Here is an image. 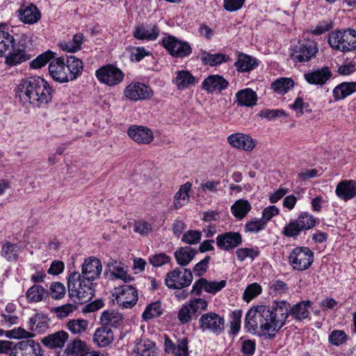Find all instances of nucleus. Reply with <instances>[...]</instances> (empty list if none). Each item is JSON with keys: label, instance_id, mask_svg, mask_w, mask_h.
<instances>
[{"label": "nucleus", "instance_id": "f257e3e1", "mask_svg": "<svg viewBox=\"0 0 356 356\" xmlns=\"http://www.w3.org/2000/svg\"><path fill=\"white\" fill-rule=\"evenodd\" d=\"M289 303L275 300L270 305H258L250 309L245 316V325L249 330L259 328L261 334L271 339L285 325L289 317Z\"/></svg>", "mask_w": 356, "mask_h": 356}, {"label": "nucleus", "instance_id": "f03ea898", "mask_svg": "<svg viewBox=\"0 0 356 356\" xmlns=\"http://www.w3.org/2000/svg\"><path fill=\"white\" fill-rule=\"evenodd\" d=\"M17 92L21 100L41 107L51 101L52 95L48 83L39 76L23 79L18 85Z\"/></svg>", "mask_w": 356, "mask_h": 356}, {"label": "nucleus", "instance_id": "7ed1b4c3", "mask_svg": "<svg viewBox=\"0 0 356 356\" xmlns=\"http://www.w3.org/2000/svg\"><path fill=\"white\" fill-rule=\"evenodd\" d=\"M83 70L82 60L74 56H60L51 60L49 65L51 76L60 83L77 79L81 74Z\"/></svg>", "mask_w": 356, "mask_h": 356}, {"label": "nucleus", "instance_id": "20e7f679", "mask_svg": "<svg viewBox=\"0 0 356 356\" xmlns=\"http://www.w3.org/2000/svg\"><path fill=\"white\" fill-rule=\"evenodd\" d=\"M93 283L81 277L78 272H72L67 278L70 297L76 302L83 304L94 296Z\"/></svg>", "mask_w": 356, "mask_h": 356}, {"label": "nucleus", "instance_id": "39448f33", "mask_svg": "<svg viewBox=\"0 0 356 356\" xmlns=\"http://www.w3.org/2000/svg\"><path fill=\"white\" fill-rule=\"evenodd\" d=\"M328 42L336 50L342 52L353 51L356 49V31L346 29L333 31L329 35Z\"/></svg>", "mask_w": 356, "mask_h": 356}, {"label": "nucleus", "instance_id": "423d86ee", "mask_svg": "<svg viewBox=\"0 0 356 356\" xmlns=\"http://www.w3.org/2000/svg\"><path fill=\"white\" fill-rule=\"evenodd\" d=\"M314 261V253L307 247H296L289 256V264L294 270L302 271L308 269Z\"/></svg>", "mask_w": 356, "mask_h": 356}, {"label": "nucleus", "instance_id": "0eeeda50", "mask_svg": "<svg viewBox=\"0 0 356 356\" xmlns=\"http://www.w3.org/2000/svg\"><path fill=\"white\" fill-rule=\"evenodd\" d=\"M193 281V273L188 268H175L167 273L165 283L169 289H181L189 286Z\"/></svg>", "mask_w": 356, "mask_h": 356}, {"label": "nucleus", "instance_id": "6e6552de", "mask_svg": "<svg viewBox=\"0 0 356 356\" xmlns=\"http://www.w3.org/2000/svg\"><path fill=\"white\" fill-rule=\"evenodd\" d=\"M113 296L116 303L122 308H131L138 301V291L131 285L124 284L114 289Z\"/></svg>", "mask_w": 356, "mask_h": 356}, {"label": "nucleus", "instance_id": "1a4fd4ad", "mask_svg": "<svg viewBox=\"0 0 356 356\" xmlns=\"http://www.w3.org/2000/svg\"><path fill=\"white\" fill-rule=\"evenodd\" d=\"M318 51L317 44L313 40L299 42L293 49L291 54L295 62L305 63L310 60Z\"/></svg>", "mask_w": 356, "mask_h": 356}, {"label": "nucleus", "instance_id": "9d476101", "mask_svg": "<svg viewBox=\"0 0 356 356\" xmlns=\"http://www.w3.org/2000/svg\"><path fill=\"white\" fill-rule=\"evenodd\" d=\"M123 95L127 99L136 102L151 98L153 91L145 83L133 81L125 88Z\"/></svg>", "mask_w": 356, "mask_h": 356}, {"label": "nucleus", "instance_id": "9b49d317", "mask_svg": "<svg viewBox=\"0 0 356 356\" xmlns=\"http://www.w3.org/2000/svg\"><path fill=\"white\" fill-rule=\"evenodd\" d=\"M96 76L100 82L113 86L122 82L124 75L119 68L108 65L97 70Z\"/></svg>", "mask_w": 356, "mask_h": 356}, {"label": "nucleus", "instance_id": "f8f14e48", "mask_svg": "<svg viewBox=\"0 0 356 356\" xmlns=\"http://www.w3.org/2000/svg\"><path fill=\"white\" fill-rule=\"evenodd\" d=\"M162 44L172 56L185 57L189 56L192 52V49L188 43L179 40L172 35L164 38Z\"/></svg>", "mask_w": 356, "mask_h": 356}, {"label": "nucleus", "instance_id": "ddd939ff", "mask_svg": "<svg viewBox=\"0 0 356 356\" xmlns=\"http://www.w3.org/2000/svg\"><path fill=\"white\" fill-rule=\"evenodd\" d=\"M200 328L209 330L216 334H221L225 327V320L222 317L214 312L204 314L199 320Z\"/></svg>", "mask_w": 356, "mask_h": 356}, {"label": "nucleus", "instance_id": "4468645a", "mask_svg": "<svg viewBox=\"0 0 356 356\" xmlns=\"http://www.w3.org/2000/svg\"><path fill=\"white\" fill-rule=\"evenodd\" d=\"M227 284V281L222 280L220 281H209L206 278H200L196 280L192 288L191 293L195 296H200L202 291L207 293L216 294L221 291Z\"/></svg>", "mask_w": 356, "mask_h": 356}, {"label": "nucleus", "instance_id": "2eb2a0df", "mask_svg": "<svg viewBox=\"0 0 356 356\" xmlns=\"http://www.w3.org/2000/svg\"><path fill=\"white\" fill-rule=\"evenodd\" d=\"M7 51L8 53L5 56V63L10 67L20 65L31 58V56L23 48V45L19 44L13 43Z\"/></svg>", "mask_w": 356, "mask_h": 356}, {"label": "nucleus", "instance_id": "dca6fc26", "mask_svg": "<svg viewBox=\"0 0 356 356\" xmlns=\"http://www.w3.org/2000/svg\"><path fill=\"white\" fill-rule=\"evenodd\" d=\"M242 243V236L239 232H228L218 235L216 244L223 250L229 251Z\"/></svg>", "mask_w": 356, "mask_h": 356}, {"label": "nucleus", "instance_id": "f3484780", "mask_svg": "<svg viewBox=\"0 0 356 356\" xmlns=\"http://www.w3.org/2000/svg\"><path fill=\"white\" fill-rule=\"evenodd\" d=\"M102 270V265L99 259L90 257L85 260L82 265L81 277L92 282L99 278Z\"/></svg>", "mask_w": 356, "mask_h": 356}, {"label": "nucleus", "instance_id": "a211bd4d", "mask_svg": "<svg viewBox=\"0 0 356 356\" xmlns=\"http://www.w3.org/2000/svg\"><path fill=\"white\" fill-rule=\"evenodd\" d=\"M128 136L138 144H149L154 139L151 129L140 125H131L127 131Z\"/></svg>", "mask_w": 356, "mask_h": 356}, {"label": "nucleus", "instance_id": "6ab92c4d", "mask_svg": "<svg viewBox=\"0 0 356 356\" xmlns=\"http://www.w3.org/2000/svg\"><path fill=\"white\" fill-rule=\"evenodd\" d=\"M332 73L328 67L309 71L304 74V77L308 83L312 85H324L332 77Z\"/></svg>", "mask_w": 356, "mask_h": 356}, {"label": "nucleus", "instance_id": "aec40b11", "mask_svg": "<svg viewBox=\"0 0 356 356\" xmlns=\"http://www.w3.org/2000/svg\"><path fill=\"white\" fill-rule=\"evenodd\" d=\"M227 142L234 148L241 149L244 151H252L255 143L252 138L248 135L242 133H234L227 138Z\"/></svg>", "mask_w": 356, "mask_h": 356}, {"label": "nucleus", "instance_id": "412c9836", "mask_svg": "<svg viewBox=\"0 0 356 356\" xmlns=\"http://www.w3.org/2000/svg\"><path fill=\"white\" fill-rule=\"evenodd\" d=\"M19 348L15 350L13 356L15 353H20L21 356H42V350L40 343L33 339L23 340L19 342Z\"/></svg>", "mask_w": 356, "mask_h": 356}, {"label": "nucleus", "instance_id": "4be33fe9", "mask_svg": "<svg viewBox=\"0 0 356 356\" xmlns=\"http://www.w3.org/2000/svg\"><path fill=\"white\" fill-rule=\"evenodd\" d=\"M111 275L113 278L122 280L125 282H129L134 278L127 273V266L116 259H110L106 263Z\"/></svg>", "mask_w": 356, "mask_h": 356}, {"label": "nucleus", "instance_id": "5701e85b", "mask_svg": "<svg viewBox=\"0 0 356 356\" xmlns=\"http://www.w3.org/2000/svg\"><path fill=\"white\" fill-rule=\"evenodd\" d=\"M336 195L340 199L348 201L356 195V181L343 180L340 181L335 190Z\"/></svg>", "mask_w": 356, "mask_h": 356}, {"label": "nucleus", "instance_id": "b1692460", "mask_svg": "<svg viewBox=\"0 0 356 356\" xmlns=\"http://www.w3.org/2000/svg\"><path fill=\"white\" fill-rule=\"evenodd\" d=\"M312 307L310 300L300 301L293 306L288 307L289 316L291 315L295 320L302 321L309 317V309Z\"/></svg>", "mask_w": 356, "mask_h": 356}, {"label": "nucleus", "instance_id": "393cba45", "mask_svg": "<svg viewBox=\"0 0 356 356\" xmlns=\"http://www.w3.org/2000/svg\"><path fill=\"white\" fill-rule=\"evenodd\" d=\"M164 348L166 353H171L173 356H188V340L186 338H183L181 341H177V344H174L168 337H166Z\"/></svg>", "mask_w": 356, "mask_h": 356}, {"label": "nucleus", "instance_id": "a878e982", "mask_svg": "<svg viewBox=\"0 0 356 356\" xmlns=\"http://www.w3.org/2000/svg\"><path fill=\"white\" fill-rule=\"evenodd\" d=\"M228 86V82L221 76L215 74L210 75L202 82V88L209 92L215 90L221 91Z\"/></svg>", "mask_w": 356, "mask_h": 356}, {"label": "nucleus", "instance_id": "bb28decb", "mask_svg": "<svg viewBox=\"0 0 356 356\" xmlns=\"http://www.w3.org/2000/svg\"><path fill=\"white\" fill-rule=\"evenodd\" d=\"M160 33L156 25H139L134 31V38L142 40H155Z\"/></svg>", "mask_w": 356, "mask_h": 356}, {"label": "nucleus", "instance_id": "cd10ccee", "mask_svg": "<svg viewBox=\"0 0 356 356\" xmlns=\"http://www.w3.org/2000/svg\"><path fill=\"white\" fill-rule=\"evenodd\" d=\"M234 66L239 72H250L258 66L257 60L244 53H238V58L234 63Z\"/></svg>", "mask_w": 356, "mask_h": 356}, {"label": "nucleus", "instance_id": "c85d7f7f", "mask_svg": "<svg viewBox=\"0 0 356 356\" xmlns=\"http://www.w3.org/2000/svg\"><path fill=\"white\" fill-rule=\"evenodd\" d=\"M68 337L69 335L65 331H59L44 337L42 339V343L49 348H62Z\"/></svg>", "mask_w": 356, "mask_h": 356}, {"label": "nucleus", "instance_id": "c756f323", "mask_svg": "<svg viewBox=\"0 0 356 356\" xmlns=\"http://www.w3.org/2000/svg\"><path fill=\"white\" fill-rule=\"evenodd\" d=\"M172 83L178 90H184L195 83V76L188 70H180L176 73V76L172 79Z\"/></svg>", "mask_w": 356, "mask_h": 356}, {"label": "nucleus", "instance_id": "7c9ffc66", "mask_svg": "<svg viewBox=\"0 0 356 356\" xmlns=\"http://www.w3.org/2000/svg\"><path fill=\"white\" fill-rule=\"evenodd\" d=\"M19 18L25 24H34L40 20V13L34 5L22 7L19 10Z\"/></svg>", "mask_w": 356, "mask_h": 356}, {"label": "nucleus", "instance_id": "2f4dec72", "mask_svg": "<svg viewBox=\"0 0 356 356\" xmlns=\"http://www.w3.org/2000/svg\"><path fill=\"white\" fill-rule=\"evenodd\" d=\"M113 340V334L108 327H99L93 334V341L99 347L108 346Z\"/></svg>", "mask_w": 356, "mask_h": 356}, {"label": "nucleus", "instance_id": "473e14b6", "mask_svg": "<svg viewBox=\"0 0 356 356\" xmlns=\"http://www.w3.org/2000/svg\"><path fill=\"white\" fill-rule=\"evenodd\" d=\"M236 102L241 106H252L257 104V95L250 88L240 90L236 94Z\"/></svg>", "mask_w": 356, "mask_h": 356}, {"label": "nucleus", "instance_id": "72a5a7b5", "mask_svg": "<svg viewBox=\"0 0 356 356\" xmlns=\"http://www.w3.org/2000/svg\"><path fill=\"white\" fill-rule=\"evenodd\" d=\"M197 251L189 247H181L175 252V257L180 266H187L195 257Z\"/></svg>", "mask_w": 356, "mask_h": 356}, {"label": "nucleus", "instance_id": "f704fd0d", "mask_svg": "<svg viewBox=\"0 0 356 356\" xmlns=\"http://www.w3.org/2000/svg\"><path fill=\"white\" fill-rule=\"evenodd\" d=\"M356 91V82H343L333 90V97L336 101L343 99Z\"/></svg>", "mask_w": 356, "mask_h": 356}, {"label": "nucleus", "instance_id": "c9c22d12", "mask_svg": "<svg viewBox=\"0 0 356 356\" xmlns=\"http://www.w3.org/2000/svg\"><path fill=\"white\" fill-rule=\"evenodd\" d=\"M192 184L190 182H186L181 185L179 190L176 193L174 200V207L178 209L188 203L190 197L188 192L191 189Z\"/></svg>", "mask_w": 356, "mask_h": 356}, {"label": "nucleus", "instance_id": "e433bc0d", "mask_svg": "<svg viewBox=\"0 0 356 356\" xmlns=\"http://www.w3.org/2000/svg\"><path fill=\"white\" fill-rule=\"evenodd\" d=\"M250 203L243 199L236 200L231 207V211L233 216L238 220L244 218L251 210Z\"/></svg>", "mask_w": 356, "mask_h": 356}, {"label": "nucleus", "instance_id": "4c0bfd02", "mask_svg": "<svg viewBox=\"0 0 356 356\" xmlns=\"http://www.w3.org/2000/svg\"><path fill=\"white\" fill-rule=\"evenodd\" d=\"M101 322L104 326H112L118 327L120 325L122 316L117 311L115 310H107L104 311L100 318Z\"/></svg>", "mask_w": 356, "mask_h": 356}, {"label": "nucleus", "instance_id": "58836bf2", "mask_svg": "<svg viewBox=\"0 0 356 356\" xmlns=\"http://www.w3.org/2000/svg\"><path fill=\"white\" fill-rule=\"evenodd\" d=\"M134 351L138 356H155L156 353L155 344L148 339L138 342L135 346Z\"/></svg>", "mask_w": 356, "mask_h": 356}, {"label": "nucleus", "instance_id": "ea45409f", "mask_svg": "<svg viewBox=\"0 0 356 356\" xmlns=\"http://www.w3.org/2000/svg\"><path fill=\"white\" fill-rule=\"evenodd\" d=\"M294 86V81L291 78L281 77L271 83V88L279 95H284Z\"/></svg>", "mask_w": 356, "mask_h": 356}, {"label": "nucleus", "instance_id": "a19ab883", "mask_svg": "<svg viewBox=\"0 0 356 356\" xmlns=\"http://www.w3.org/2000/svg\"><path fill=\"white\" fill-rule=\"evenodd\" d=\"M28 325L30 330L38 333H43L48 328L47 319L38 314L29 318Z\"/></svg>", "mask_w": 356, "mask_h": 356}, {"label": "nucleus", "instance_id": "79ce46f5", "mask_svg": "<svg viewBox=\"0 0 356 356\" xmlns=\"http://www.w3.org/2000/svg\"><path fill=\"white\" fill-rule=\"evenodd\" d=\"M20 250L17 244L6 241L2 246L1 256L8 261H15Z\"/></svg>", "mask_w": 356, "mask_h": 356}, {"label": "nucleus", "instance_id": "37998d69", "mask_svg": "<svg viewBox=\"0 0 356 356\" xmlns=\"http://www.w3.org/2000/svg\"><path fill=\"white\" fill-rule=\"evenodd\" d=\"M14 42L15 39L8 33L7 27L5 25H0V57L3 56Z\"/></svg>", "mask_w": 356, "mask_h": 356}, {"label": "nucleus", "instance_id": "c03bdc74", "mask_svg": "<svg viewBox=\"0 0 356 356\" xmlns=\"http://www.w3.org/2000/svg\"><path fill=\"white\" fill-rule=\"evenodd\" d=\"M47 290L41 285L32 286L26 293V297L29 302H38L46 296Z\"/></svg>", "mask_w": 356, "mask_h": 356}, {"label": "nucleus", "instance_id": "a18cd8bd", "mask_svg": "<svg viewBox=\"0 0 356 356\" xmlns=\"http://www.w3.org/2000/svg\"><path fill=\"white\" fill-rule=\"evenodd\" d=\"M229 57L223 54H209L204 52L202 55L201 60L205 65L215 66L226 62Z\"/></svg>", "mask_w": 356, "mask_h": 356}, {"label": "nucleus", "instance_id": "49530a36", "mask_svg": "<svg viewBox=\"0 0 356 356\" xmlns=\"http://www.w3.org/2000/svg\"><path fill=\"white\" fill-rule=\"evenodd\" d=\"M66 327L72 334H80L88 329V321L81 318L72 319L67 322Z\"/></svg>", "mask_w": 356, "mask_h": 356}, {"label": "nucleus", "instance_id": "de8ad7c7", "mask_svg": "<svg viewBox=\"0 0 356 356\" xmlns=\"http://www.w3.org/2000/svg\"><path fill=\"white\" fill-rule=\"evenodd\" d=\"M54 54L51 51H45L38 56L29 63L30 67L33 69H39L44 66L54 58Z\"/></svg>", "mask_w": 356, "mask_h": 356}, {"label": "nucleus", "instance_id": "09e8293b", "mask_svg": "<svg viewBox=\"0 0 356 356\" xmlns=\"http://www.w3.org/2000/svg\"><path fill=\"white\" fill-rule=\"evenodd\" d=\"M296 221L298 222L302 230L309 229L316 225V220L311 214L307 213H302L299 215Z\"/></svg>", "mask_w": 356, "mask_h": 356}, {"label": "nucleus", "instance_id": "8fccbe9b", "mask_svg": "<svg viewBox=\"0 0 356 356\" xmlns=\"http://www.w3.org/2000/svg\"><path fill=\"white\" fill-rule=\"evenodd\" d=\"M162 314V309L160 302H155L149 304L143 313V318L145 320L152 319L159 316Z\"/></svg>", "mask_w": 356, "mask_h": 356}, {"label": "nucleus", "instance_id": "3c124183", "mask_svg": "<svg viewBox=\"0 0 356 356\" xmlns=\"http://www.w3.org/2000/svg\"><path fill=\"white\" fill-rule=\"evenodd\" d=\"M236 254L237 259L241 261H243L248 258L254 260L259 255V251L257 248H241L237 249Z\"/></svg>", "mask_w": 356, "mask_h": 356}, {"label": "nucleus", "instance_id": "603ef678", "mask_svg": "<svg viewBox=\"0 0 356 356\" xmlns=\"http://www.w3.org/2000/svg\"><path fill=\"white\" fill-rule=\"evenodd\" d=\"M261 293V287L257 283H253L247 286L243 293V300L250 302L252 299L257 297Z\"/></svg>", "mask_w": 356, "mask_h": 356}, {"label": "nucleus", "instance_id": "864d4df0", "mask_svg": "<svg viewBox=\"0 0 356 356\" xmlns=\"http://www.w3.org/2000/svg\"><path fill=\"white\" fill-rule=\"evenodd\" d=\"M187 303L195 315H199L202 311L206 310L208 306L207 302L200 298L191 300Z\"/></svg>", "mask_w": 356, "mask_h": 356}, {"label": "nucleus", "instance_id": "5fc2aeb1", "mask_svg": "<svg viewBox=\"0 0 356 356\" xmlns=\"http://www.w3.org/2000/svg\"><path fill=\"white\" fill-rule=\"evenodd\" d=\"M86 344L84 342L79 339L74 340L72 343L67 345L65 353L67 356H75L79 352L83 350Z\"/></svg>", "mask_w": 356, "mask_h": 356}, {"label": "nucleus", "instance_id": "6e6d98bb", "mask_svg": "<svg viewBox=\"0 0 356 356\" xmlns=\"http://www.w3.org/2000/svg\"><path fill=\"white\" fill-rule=\"evenodd\" d=\"M201 238V232L197 230H188L183 234L181 240L186 243L193 245L198 243Z\"/></svg>", "mask_w": 356, "mask_h": 356}, {"label": "nucleus", "instance_id": "4d7b16f0", "mask_svg": "<svg viewBox=\"0 0 356 356\" xmlns=\"http://www.w3.org/2000/svg\"><path fill=\"white\" fill-rule=\"evenodd\" d=\"M193 313L188 303L184 304L179 309L177 314V318L182 324L188 323L191 321Z\"/></svg>", "mask_w": 356, "mask_h": 356}, {"label": "nucleus", "instance_id": "13d9d810", "mask_svg": "<svg viewBox=\"0 0 356 356\" xmlns=\"http://www.w3.org/2000/svg\"><path fill=\"white\" fill-rule=\"evenodd\" d=\"M266 224L261 218L254 219L247 222L245 225V231L246 232L257 233L265 229Z\"/></svg>", "mask_w": 356, "mask_h": 356}, {"label": "nucleus", "instance_id": "bf43d9fd", "mask_svg": "<svg viewBox=\"0 0 356 356\" xmlns=\"http://www.w3.org/2000/svg\"><path fill=\"white\" fill-rule=\"evenodd\" d=\"M302 231L298 222L294 220L284 227L282 234L287 237H296L298 236Z\"/></svg>", "mask_w": 356, "mask_h": 356}, {"label": "nucleus", "instance_id": "052dcab7", "mask_svg": "<svg viewBox=\"0 0 356 356\" xmlns=\"http://www.w3.org/2000/svg\"><path fill=\"white\" fill-rule=\"evenodd\" d=\"M348 336L343 330H334L329 336V342L339 346L347 340Z\"/></svg>", "mask_w": 356, "mask_h": 356}, {"label": "nucleus", "instance_id": "680f3d73", "mask_svg": "<svg viewBox=\"0 0 356 356\" xmlns=\"http://www.w3.org/2000/svg\"><path fill=\"white\" fill-rule=\"evenodd\" d=\"M149 263L155 267H159L170 261V257L165 253H159L149 257Z\"/></svg>", "mask_w": 356, "mask_h": 356}, {"label": "nucleus", "instance_id": "e2e57ef3", "mask_svg": "<svg viewBox=\"0 0 356 356\" xmlns=\"http://www.w3.org/2000/svg\"><path fill=\"white\" fill-rule=\"evenodd\" d=\"M50 294L54 299H60L65 294V287L60 282H54L50 286Z\"/></svg>", "mask_w": 356, "mask_h": 356}, {"label": "nucleus", "instance_id": "0e129e2a", "mask_svg": "<svg viewBox=\"0 0 356 356\" xmlns=\"http://www.w3.org/2000/svg\"><path fill=\"white\" fill-rule=\"evenodd\" d=\"M134 230L142 236H147L152 231V227L145 221L138 220L135 222Z\"/></svg>", "mask_w": 356, "mask_h": 356}, {"label": "nucleus", "instance_id": "69168bd1", "mask_svg": "<svg viewBox=\"0 0 356 356\" xmlns=\"http://www.w3.org/2000/svg\"><path fill=\"white\" fill-rule=\"evenodd\" d=\"M209 261L210 257L207 256L194 266L193 271L195 276L200 277L207 272Z\"/></svg>", "mask_w": 356, "mask_h": 356}, {"label": "nucleus", "instance_id": "338daca9", "mask_svg": "<svg viewBox=\"0 0 356 356\" xmlns=\"http://www.w3.org/2000/svg\"><path fill=\"white\" fill-rule=\"evenodd\" d=\"M151 54L144 47H132L131 49V59L137 62L140 61L143 58L149 56Z\"/></svg>", "mask_w": 356, "mask_h": 356}, {"label": "nucleus", "instance_id": "774afa93", "mask_svg": "<svg viewBox=\"0 0 356 356\" xmlns=\"http://www.w3.org/2000/svg\"><path fill=\"white\" fill-rule=\"evenodd\" d=\"M279 213V209L276 206H269L265 208L262 212V218H261L266 225L267 222L274 216Z\"/></svg>", "mask_w": 356, "mask_h": 356}]
</instances>
